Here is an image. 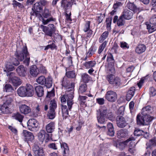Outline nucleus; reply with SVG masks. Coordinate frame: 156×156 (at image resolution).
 <instances>
[{"label": "nucleus", "mask_w": 156, "mask_h": 156, "mask_svg": "<svg viewBox=\"0 0 156 156\" xmlns=\"http://www.w3.org/2000/svg\"><path fill=\"white\" fill-rule=\"evenodd\" d=\"M99 114H97L98 122L101 124H104L107 119L112 120L113 118V115L112 112L105 106L101 107L99 110Z\"/></svg>", "instance_id": "obj_1"}, {"label": "nucleus", "mask_w": 156, "mask_h": 156, "mask_svg": "<svg viewBox=\"0 0 156 156\" xmlns=\"http://www.w3.org/2000/svg\"><path fill=\"white\" fill-rule=\"evenodd\" d=\"M15 55L19 61H21L24 60L23 63L25 66H29L30 62V56L26 46H23L21 51H16Z\"/></svg>", "instance_id": "obj_2"}, {"label": "nucleus", "mask_w": 156, "mask_h": 156, "mask_svg": "<svg viewBox=\"0 0 156 156\" xmlns=\"http://www.w3.org/2000/svg\"><path fill=\"white\" fill-rule=\"evenodd\" d=\"M18 95L21 97H31L34 94V88L29 84H27L25 87H20L17 90Z\"/></svg>", "instance_id": "obj_3"}, {"label": "nucleus", "mask_w": 156, "mask_h": 156, "mask_svg": "<svg viewBox=\"0 0 156 156\" xmlns=\"http://www.w3.org/2000/svg\"><path fill=\"white\" fill-rule=\"evenodd\" d=\"M48 146L49 148L54 150H57L61 147L62 149H63L64 154H68L69 153L68 147L67 144L65 143H62V144L60 141H57L49 144Z\"/></svg>", "instance_id": "obj_4"}, {"label": "nucleus", "mask_w": 156, "mask_h": 156, "mask_svg": "<svg viewBox=\"0 0 156 156\" xmlns=\"http://www.w3.org/2000/svg\"><path fill=\"white\" fill-rule=\"evenodd\" d=\"M40 27L44 33L45 35L52 37V35L56 31V27L53 24H50L48 27L42 25H40Z\"/></svg>", "instance_id": "obj_5"}, {"label": "nucleus", "mask_w": 156, "mask_h": 156, "mask_svg": "<svg viewBox=\"0 0 156 156\" xmlns=\"http://www.w3.org/2000/svg\"><path fill=\"white\" fill-rule=\"evenodd\" d=\"M107 79L110 84L116 88L119 87L122 84L120 79L112 74L108 75Z\"/></svg>", "instance_id": "obj_6"}, {"label": "nucleus", "mask_w": 156, "mask_h": 156, "mask_svg": "<svg viewBox=\"0 0 156 156\" xmlns=\"http://www.w3.org/2000/svg\"><path fill=\"white\" fill-rule=\"evenodd\" d=\"M65 95L67 99L69 110H70L73 104V99L74 97V93L73 90L70 89L66 90Z\"/></svg>", "instance_id": "obj_7"}, {"label": "nucleus", "mask_w": 156, "mask_h": 156, "mask_svg": "<svg viewBox=\"0 0 156 156\" xmlns=\"http://www.w3.org/2000/svg\"><path fill=\"white\" fill-rule=\"evenodd\" d=\"M27 125L28 129L31 131H37L40 128L38 122L34 119H30Z\"/></svg>", "instance_id": "obj_8"}, {"label": "nucleus", "mask_w": 156, "mask_h": 156, "mask_svg": "<svg viewBox=\"0 0 156 156\" xmlns=\"http://www.w3.org/2000/svg\"><path fill=\"white\" fill-rule=\"evenodd\" d=\"M135 140V138L133 136H131L123 142H119L116 141H113V144L117 148H119L120 150L122 151L125 148L128 142L134 140Z\"/></svg>", "instance_id": "obj_9"}, {"label": "nucleus", "mask_w": 156, "mask_h": 156, "mask_svg": "<svg viewBox=\"0 0 156 156\" xmlns=\"http://www.w3.org/2000/svg\"><path fill=\"white\" fill-rule=\"evenodd\" d=\"M128 117H124L122 116L119 115L116 117V120L118 126L120 128H123L126 127L128 124Z\"/></svg>", "instance_id": "obj_10"}, {"label": "nucleus", "mask_w": 156, "mask_h": 156, "mask_svg": "<svg viewBox=\"0 0 156 156\" xmlns=\"http://www.w3.org/2000/svg\"><path fill=\"white\" fill-rule=\"evenodd\" d=\"M152 120L153 119L147 118L143 115L141 116L139 114L136 117L137 124L140 125H148Z\"/></svg>", "instance_id": "obj_11"}, {"label": "nucleus", "mask_w": 156, "mask_h": 156, "mask_svg": "<svg viewBox=\"0 0 156 156\" xmlns=\"http://www.w3.org/2000/svg\"><path fill=\"white\" fill-rule=\"evenodd\" d=\"M43 9V7L38 2H36L34 5L33 8H32V9L33 12L31 15L35 16H36L38 17L40 19V18H42V16L39 13Z\"/></svg>", "instance_id": "obj_12"}, {"label": "nucleus", "mask_w": 156, "mask_h": 156, "mask_svg": "<svg viewBox=\"0 0 156 156\" xmlns=\"http://www.w3.org/2000/svg\"><path fill=\"white\" fill-rule=\"evenodd\" d=\"M9 77L10 80L14 86L17 87L21 84V81L20 79L16 76V74L14 73H10Z\"/></svg>", "instance_id": "obj_13"}, {"label": "nucleus", "mask_w": 156, "mask_h": 156, "mask_svg": "<svg viewBox=\"0 0 156 156\" xmlns=\"http://www.w3.org/2000/svg\"><path fill=\"white\" fill-rule=\"evenodd\" d=\"M117 94L116 92L112 91H108L105 95V98L109 101L115 102L116 100Z\"/></svg>", "instance_id": "obj_14"}, {"label": "nucleus", "mask_w": 156, "mask_h": 156, "mask_svg": "<svg viewBox=\"0 0 156 156\" xmlns=\"http://www.w3.org/2000/svg\"><path fill=\"white\" fill-rule=\"evenodd\" d=\"M32 150L34 153V156H45L43 148L39 147L37 145L34 144Z\"/></svg>", "instance_id": "obj_15"}, {"label": "nucleus", "mask_w": 156, "mask_h": 156, "mask_svg": "<svg viewBox=\"0 0 156 156\" xmlns=\"http://www.w3.org/2000/svg\"><path fill=\"white\" fill-rule=\"evenodd\" d=\"M22 135L25 141H32L34 139V136L33 134L27 130H23Z\"/></svg>", "instance_id": "obj_16"}, {"label": "nucleus", "mask_w": 156, "mask_h": 156, "mask_svg": "<svg viewBox=\"0 0 156 156\" xmlns=\"http://www.w3.org/2000/svg\"><path fill=\"white\" fill-rule=\"evenodd\" d=\"M13 101L12 99L10 96H8L7 97L5 101L2 105V107L5 110V112L8 113H10V111L9 108L10 105H12V102Z\"/></svg>", "instance_id": "obj_17"}, {"label": "nucleus", "mask_w": 156, "mask_h": 156, "mask_svg": "<svg viewBox=\"0 0 156 156\" xmlns=\"http://www.w3.org/2000/svg\"><path fill=\"white\" fill-rule=\"evenodd\" d=\"M152 112V108L150 105H148L143 108L141 114L147 118L152 119L149 115Z\"/></svg>", "instance_id": "obj_18"}, {"label": "nucleus", "mask_w": 156, "mask_h": 156, "mask_svg": "<svg viewBox=\"0 0 156 156\" xmlns=\"http://www.w3.org/2000/svg\"><path fill=\"white\" fill-rule=\"evenodd\" d=\"M17 104L19 106L20 111L22 113L27 114L30 112L31 109L29 107L25 104L20 105V102H17Z\"/></svg>", "instance_id": "obj_19"}, {"label": "nucleus", "mask_w": 156, "mask_h": 156, "mask_svg": "<svg viewBox=\"0 0 156 156\" xmlns=\"http://www.w3.org/2000/svg\"><path fill=\"white\" fill-rule=\"evenodd\" d=\"M90 22L88 21H86L83 28V30L85 32H87L86 37H90L92 34L93 31L90 29Z\"/></svg>", "instance_id": "obj_20"}, {"label": "nucleus", "mask_w": 156, "mask_h": 156, "mask_svg": "<svg viewBox=\"0 0 156 156\" xmlns=\"http://www.w3.org/2000/svg\"><path fill=\"white\" fill-rule=\"evenodd\" d=\"M116 22L117 24L118 27L122 28L125 24V21L124 17L121 15L118 18V16H115L114 18L113 22L115 23Z\"/></svg>", "instance_id": "obj_21"}, {"label": "nucleus", "mask_w": 156, "mask_h": 156, "mask_svg": "<svg viewBox=\"0 0 156 156\" xmlns=\"http://www.w3.org/2000/svg\"><path fill=\"white\" fill-rule=\"evenodd\" d=\"M27 68L22 65L19 66L16 69V71L19 75L22 77L25 76L27 74Z\"/></svg>", "instance_id": "obj_22"}, {"label": "nucleus", "mask_w": 156, "mask_h": 156, "mask_svg": "<svg viewBox=\"0 0 156 156\" xmlns=\"http://www.w3.org/2000/svg\"><path fill=\"white\" fill-rule=\"evenodd\" d=\"M121 15L125 20H129L132 18L133 13L130 10L126 9L122 12Z\"/></svg>", "instance_id": "obj_23"}, {"label": "nucleus", "mask_w": 156, "mask_h": 156, "mask_svg": "<svg viewBox=\"0 0 156 156\" xmlns=\"http://www.w3.org/2000/svg\"><path fill=\"white\" fill-rule=\"evenodd\" d=\"M29 72L33 77H36L39 74V71L36 66L33 65L30 68Z\"/></svg>", "instance_id": "obj_24"}, {"label": "nucleus", "mask_w": 156, "mask_h": 156, "mask_svg": "<svg viewBox=\"0 0 156 156\" xmlns=\"http://www.w3.org/2000/svg\"><path fill=\"white\" fill-rule=\"evenodd\" d=\"M108 131L107 134L109 136H112L114 135L115 133L114 129L112 123L109 122L107 125Z\"/></svg>", "instance_id": "obj_25"}, {"label": "nucleus", "mask_w": 156, "mask_h": 156, "mask_svg": "<svg viewBox=\"0 0 156 156\" xmlns=\"http://www.w3.org/2000/svg\"><path fill=\"white\" fill-rule=\"evenodd\" d=\"M128 8L133 11L134 13H138L141 11V9L139 8H137L133 3H129L127 4Z\"/></svg>", "instance_id": "obj_26"}, {"label": "nucleus", "mask_w": 156, "mask_h": 156, "mask_svg": "<svg viewBox=\"0 0 156 156\" xmlns=\"http://www.w3.org/2000/svg\"><path fill=\"white\" fill-rule=\"evenodd\" d=\"M128 134V130L125 129H121L118 131L117 136L119 138H122L127 136Z\"/></svg>", "instance_id": "obj_27"}, {"label": "nucleus", "mask_w": 156, "mask_h": 156, "mask_svg": "<svg viewBox=\"0 0 156 156\" xmlns=\"http://www.w3.org/2000/svg\"><path fill=\"white\" fill-rule=\"evenodd\" d=\"M48 44H50L47 45L44 48V50H47L49 48H50L51 50L54 49L57 50V47L55 44V40H53L52 41H49L48 42Z\"/></svg>", "instance_id": "obj_28"}, {"label": "nucleus", "mask_w": 156, "mask_h": 156, "mask_svg": "<svg viewBox=\"0 0 156 156\" xmlns=\"http://www.w3.org/2000/svg\"><path fill=\"white\" fill-rule=\"evenodd\" d=\"M35 89L36 94L38 97H41L44 95V90L42 86L40 85L37 86L35 87Z\"/></svg>", "instance_id": "obj_29"}, {"label": "nucleus", "mask_w": 156, "mask_h": 156, "mask_svg": "<svg viewBox=\"0 0 156 156\" xmlns=\"http://www.w3.org/2000/svg\"><path fill=\"white\" fill-rule=\"evenodd\" d=\"M55 129V124L54 122H51L46 126V129L48 133H51L53 132Z\"/></svg>", "instance_id": "obj_30"}, {"label": "nucleus", "mask_w": 156, "mask_h": 156, "mask_svg": "<svg viewBox=\"0 0 156 156\" xmlns=\"http://www.w3.org/2000/svg\"><path fill=\"white\" fill-rule=\"evenodd\" d=\"M45 136L47 137L49 136V134L46 133L44 130H41L38 133V138L39 140L41 142H43L44 140Z\"/></svg>", "instance_id": "obj_31"}, {"label": "nucleus", "mask_w": 156, "mask_h": 156, "mask_svg": "<svg viewBox=\"0 0 156 156\" xmlns=\"http://www.w3.org/2000/svg\"><path fill=\"white\" fill-rule=\"evenodd\" d=\"M62 85L63 87H65L66 89L69 90L70 89V83L69 80H67L66 77H64L61 81Z\"/></svg>", "instance_id": "obj_32"}, {"label": "nucleus", "mask_w": 156, "mask_h": 156, "mask_svg": "<svg viewBox=\"0 0 156 156\" xmlns=\"http://www.w3.org/2000/svg\"><path fill=\"white\" fill-rule=\"evenodd\" d=\"M61 7L65 9L66 12H69L68 11V7H70L69 1L67 0H62L61 1Z\"/></svg>", "instance_id": "obj_33"}, {"label": "nucleus", "mask_w": 156, "mask_h": 156, "mask_svg": "<svg viewBox=\"0 0 156 156\" xmlns=\"http://www.w3.org/2000/svg\"><path fill=\"white\" fill-rule=\"evenodd\" d=\"M146 49V46L143 44H140L136 47L135 51L137 53L140 54L144 52Z\"/></svg>", "instance_id": "obj_34"}, {"label": "nucleus", "mask_w": 156, "mask_h": 156, "mask_svg": "<svg viewBox=\"0 0 156 156\" xmlns=\"http://www.w3.org/2000/svg\"><path fill=\"white\" fill-rule=\"evenodd\" d=\"M146 25L149 33H152L156 30V25H154L150 22L148 23H147Z\"/></svg>", "instance_id": "obj_35"}, {"label": "nucleus", "mask_w": 156, "mask_h": 156, "mask_svg": "<svg viewBox=\"0 0 156 156\" xmlns=\"http://www.w3.org/2000/svg\"><path fill=\"white\" fill-rule=\"evenodd\" d=\"M62 110L63 113V119H66L69 114L68 110L66 105H61Z\"/></svg>", "instance_id": "obj_36"}, {"label": "nucleus", "mask_w": 156, "mask_h": 156, "mask_svg": "<svg viewBox=\"0 0 156 156\" xmlns=\"http://www.w3.org/2000/svg\"><path fill=\"white\" fill-rule=\"evenodd\" d=\"M12 117L13 119L18 121L20 122H22L24 116L19 113H14L13 114Z\"/></svg>", "instance_id": "obj_37"}, {"label": "nucleus", "mask_w": 156, "mask_h": 156, "mask_svg": "<svg viewBox=\"0 0 156 156\" xmlns=\"http://www.w3.org/2000/svg\"><path fill=\"white\" fill-rule=\"evenodd\" d=\"M96 64V62L95 61H91L85 63L84 65L87 69H89L94 67Z\"/></svg>", "instance_id": "obj_38"}, {"label": "nucleus", "mask_w": 156, "mask_h": 156, "mask_svg": "<svg viewBox=\"0 0 156 156\" xmlns=\"http://www.w3.org/2000/svg\"><path fill=\"white\" fill-rule=\"evenodd\" d=\"M108 31H106L103 32L99 38V42L100 43H102L108 37Z\"/></svg>", "instance_id": "obj_39"}, {"label": "nucleus", "mask_w": 156, "mask_h": 156, "mask_svg": "<svg viewBox=\"0 0 156 156\" xmlns=\"http://www.w3.org/2000/svg\"><path fill=\"white\" fill-rule=\"evenodd\" d=\"M3 91L4 92H12L14 91V89L10 84H7L4 87Z\"/></svg>", "instance_id": "obj_40"}, {"label": "nucleus", "mask_w": 156, "mask_h": 156, "mask_svg": "<svg viewBox=\"0 0 156 156\" xmlns=\"http://www.w3.org/2000/svg\"><path fill=\"white\" fill-rule=\"evenodd\" d=\"M107 61L109 64H110L112 66L114 65L115 60L112 54L110 53L108 54Z\"/></svg>", "instance_id": "obj_41"}, {"label": "nucleus", "mask_w": 156, "mask_h": 156, "mask_svg": "<svg viewBox=\"0 0 156 156\" xmlns=\"http://www.w3.org/2000/svg\"><path fill=\"white\" fill-rule=\"evenodd\" d=\"M57 107V104L55 99L51 100L49 103V109L55 110Z\"/></svg>", "instance_id": "obj_42"}, {"label": "nucleus", "mask_w": 156, "mask_h": 156, "mask_svg": "<svg viewBox=\"0 0 156 156\" xmlns=\"http://www.w3.org/2000/svg\"><path fill=\"white\" fill-rule=\"evenodd\" d=\"M47 116L50 119H54L55 116V110L49 109L47 114Z\"/></svg>", "instance_id": "obj_43"}, {"label": "nucleus", "mask_w": 156, "mask_h": 156, "mask_svg": "<svg viewBox=\"0 0 156 156\" xmlns=\"http://www.w3.org/2000/svg\"><path fill=\"white\" fill-rule=\"evenodd\" d=\"M91 77L87 73H83L82 75L83 81L85 83H88L91 79Z\"/></svg>", "instance_id": "obj_44"}, {"label": "nucleus", "mask_w": 156, "mask_h": 156, "mask_svg": "<svg viewBox=\"0 0 156 156\" xmlns=\"http://www.w3.org/2000/svg\"><path fill=\"white\" fill-rule=\"evenodd\" d=\"M46 79L44 76H41L36 79V82L39 84L44 85L45 83Z\"/></svg>", "instance_id": "obj_45"}, {"label": "nucleus", "mask_w": 156, "mask_h": 156, "mask_svg": "<svg viewBox=\"0 0 156 156\" xmlns=\"http://www.w3.org/2000/svg\"><path fill=\"white\" fill-rule=\"evenodd\" d=\"M87 89V85L85 83L81 84L79 88V92L82 93L86 91Z\"/></svg>", "instance_id": "obj_46"}, {"label": "nucleus", "mask_w": 156, "mask_h": 156, "mask_svg": "<svg viewBox=\"0 0 156 156\" xmlns=\"http://www.w3.org/2000/svg\"><path fill=\"white\" fill-rule=\"evenodd\" d=\"M45 83L44 84V86L48 88H50L51 87L52 85V79L50 77L47 78L46 79V80Z\"/></svg>", "instance_id": "obj_47"}, {"label": "nucleus", "mask_w": 156, "mask_h": 156, "mask_svg": "<svg viewBox=\"0 0 156 156\" xmlns=\"http://www.w3.org/2000/svg\"><path fill=\"white\" fill-rule=\"evenodd\" d=\"M144 133V132L143 131L138 128H135L134 132V135L136 136H142Z\"/></svg>", "instance_id": "obj_48"}, {"label": "nucleus", "mask_w": 156, "mask_h": 156, "mask_svg": "<svg viewBox=\"0 0 156 156\" xmlns=\"http://www.w3.org/2000/svg\"><path fill=\"white\" fill-rule=\"evenodd\" d=\"M66 75L69 78H73L76 77L75 73L74 71H69L66 73Z\"/></svg>", "instance_id": "obj_49"}, {"label": "nucleus", "mask_w": 156, "mask_h": 156, "mask_svg": "<svg viewBox=\"0 0 156 156\" xmlns=\"http://www.w3.org/2000/svg\"><path fill=\"white\" fill-rule=\"evenodd\" d=\"M107 44V41H104L99 46L98 50V53L99 54H101L105 48V47L106 45Z\"/></svg>", "instance_id": "obj_50"}, {"label": "nucleus", "mask_w": 156, "mask_h": 156, "mask_svg": "<svg viewBox=\"0 0 156 156\" xmlns=\"http://www.w3.org/2000/svg\"><path fill=\"white\" fill-rule=\"evenodd\" d=\"M42 15L44 17L48 18L50 16L51 13L48 9L45 8Z\"/></svg>", "instance_id": "obj_51"}, {"label": "nucleus", "mask_w": 156, "mask_h": 156, "mask_svg": "<svg viewBox=\"0 0 156 156\" xmlns=\"http://www.w3.org/2000/svg\"><path fill=\"white\" fill-rule=\"evenodd\" d=\"M40 18L42 19V22L44 25H46L50 22L51 21H54L55 20V19L52 17H50L47 19V20H44V18H43L42 17V18Z\"/></svg>", "instance_id": "obj_52"}, {"label": "nucleus", "mask_w": 156, "mask_h": 156, "mask_svg": "<svg viewBox=\"0 0 156 156\" xmlns=\"http://www.w3.org/2000/svg\"><path fill=\"white\" fill-rule=\"evenodd\" d=\"M87 97L84 96H80L79 98V101L81 105H84L86 102V100Z\"/></svg>", "instance_id": "obj_53"}, {"label": "nucleus", "mask_w": 156, "mask_h": 156, "mask_svg": "<svg viewBox=\"0 0 156 156\" xmlns=\"http://www.w3.org/2000/svg\"><path fill=\"white\" fill-rule=\"evenodd\" d=\"M10 62H7V64L5 65V67L6 70L8 71H11L14 70L15 69L14 67L10 65Z\"/></svg>", "instance_id": "obj_54"}, {"label": "nucleus", "mask_w": 156, "mask_h": 156, "mask_svg": "<svg viewBox=\"0 0 156 156\" xmlns=\"http://www.w3.org/2000/svg\"><path fill=\"white\" fill-rule=\"evenodd\" d=\"M12 5H13L14 8L16 7L17 6L20 8H22L23 7V5L21 3L17 2L15 0L13 1Z\"/></svg>", "instance_id": "obj_55"}, {"label": "nucleus", "mask_w": 156, "mask_h": 156, "mask_svg": "<svg viewBox=\"0 0 156 156\" xmlns=\"http://www.w3.org/2000/svg\"><path fill=\"white\" fill-rule=\"evenodd\" d=\"M125 109V108L124 107L122 106L120 107L117 112V115H123Z\"/></svg>", "instance_id": "obj_56"}, {"label": "nucleus", "mask_w": 156, "mask_h": 156, "mask_svg": "<svg viewBox=\"0 0 156 156\" xmlns=\"http://www.w3.org/2000/svg\"><path fill=\"white\" fill-rule=\"evenodd\" d=\"M120 47L123 49H127L129 48L128 44L125 42H120Z\"/></svg>", "instance_id": "obj_57"}, {"label": "nucleus", "mask_w": 156, "mask_h": 156, "mask_svg": "<svg viewBox=\"0 0 156 156\" xmlns=\"http://www.w3.org/2000/svg\"><path fill=\"white\" fill-rule=\"evenodd\" d=\"M146 80V77H144L142 78L140 80L139 82L137 83V85L140 88L142 87L143 84L144 82V81Z\"/></svg>", "instance_id": "obj_58"}, {"label": "nucleus", "mask_w": 156, "mask_h": 156, "mask_svg": "<svg viewBox=\"0 0 156 156\" xmlns=\"http://www.w3.org/2000/svg\"><path fill=\"white\" fill-rule=\"evenodd\" d=\"M55 95V92L54 90H52L50 91H48L47 94L46 96V98H51L54 96Z\"/></svg>", "instance_id": "obj_59"}, {"label": "nucleus", "mask_w": 156, "mask_h": 156, "mask_svg": "<svg viewBox=\"0 0 156 156\" xmlns=\"http://www.w3.org/2000/svg\"><path fill=\"white\" fill-rule=\"evenodd\" d=\"M135 87H131L130 88L129 90H128L127 93L133 96L135 93Z\"/></svg>", "instance_id": "obj_60"}, {"label": "nucleus", "mask_w": 156, "mask_h": 156, "mask_svg": "<svg viewBox=\"0 0 156 156\" xmlns=\"http://www.w3.org/2000/svg\"><path fill=\"white\" fill-rule=\"evenodd\" d=\"M150 94L152 96L156 95V90L154 87H151L150 88Z\"/></svg>", "instance_id": "obj_61"}, {"label": "nucleus", "mask_w": 156, "mask_h": 156, "mask_svg": "<svg viewBox=\"0 0 156 156\" xmlns=\"http://www.w3.org/2000/svg\"><path fill=\"white\" fill-rule=\"evenodd\" d=\"M54 34L52 35V36L53 37L54 40H61L62 38L61 36L59 35L58 34L53 33Z\"/></svg>", "instance_id": "obj_62"}, {"label": "nucleus", "mask_w": 156, "mask_h": 156, "mask_svg": "<svg viewBox=\"0 0 156 156\" xmlns=\"http://www.w3.org/2000/svg\"><path fill=\"white\" fill-rule=\"evenodd\" d=\"M68 12H66L65 14V16L66 20L68 22H71L72 21V20L70 17L71 16V12H70L69 13H68Z\"/></svg>", "instance_id": "obj_63"}, {"label": "nucleus", "mask_w": 156, "mask_h": 156, "mask_svg": "<svg viewBox=\"0 0 156 156\" xmlns=\"http://www.w3.org/2000/svg\"><path fill=\"white\" fill-rule=\"evenodd\" d=\"M97 102L100 105H103L105 103V99L103 98H98L96 99Z\"/></svg>", "instance_id": "obj_64"}]
</instances>
